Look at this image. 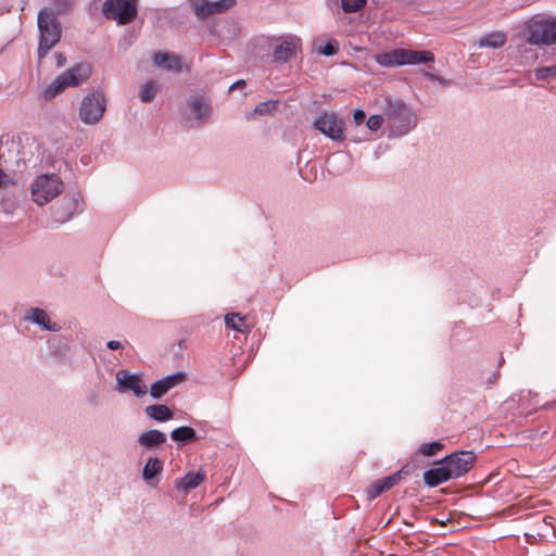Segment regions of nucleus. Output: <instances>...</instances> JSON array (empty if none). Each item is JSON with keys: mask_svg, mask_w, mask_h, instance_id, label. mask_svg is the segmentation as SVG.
<instances>
[{"mask_svg": "<svg viewBox=\"0 0 556 556\" xmlns=\"http://www.w3.org/2000/svg\"><path fill=\"white\" fill-rule=\"evenodd\" d=\"M382 112L389 138H400L417 126V115L412 106L400 99L386 98Z\"/></svg>", "mask_w": 556, "mask_h": 556, "instance_id": "1", "label": "nucleus"}, {"mask_svg": "<svg viewBox=\"0 0 556 556\" xmlns=\"http://www.w3.org/2000/svg\"><path fill=\"white\" fill-rule=\"evenodd\" d=\"M37 25L39 29L38 60L41 62L60 41L62 30L56 13L49 8H42L38 12Z\"/></svg>", "mask_w": 556, "mask_h": 556, "instance_id": "2", "label": "nucleus"}, {"mask_svg": "<svg viewBox=\"0 0 556 556\" xmlns=\"http://www.w3.org/2000/svg\"><path fill=\"white\" fill-rule=\"evenodd\" d=\"M525 37L531 45H556V18L534 15L526 23Z\"/></svg>", "mask_w": 556, "mask_h": 556, "instance_id": "3", "label": "nucleus"}, {"mask_svg": "<svg viewBox=\"0 0 556 556\" xmlns=\"http://www.w3.org/2000/svg\"><path fill=\"white\" fill-rule=\"evenodd\" d=\"M376 61L382 66H400L405 64H421L434 61V54L431 51L394 49L376 56Z\"/></svg>", "mask_w": 556, "mask_h": 556, "instance_id": "4", "label": "nucleus"}, {"mask_svg": "<svg viewBox=\"0 0 556 556\" xmlns=\"http://www.w3.org/2000/svg\"><path fill=\"white\" fill-rule=\"evenodd\" d=\"M63 191V181L56 174L39 175L31 184V199L39 206H42Z\"/></svg>", "mask_w": 556, "mask_h": 556, "instance_id": "5", "label": "nucleus"}, {"mask_svg": "<svg viewBox=\"0 0 556 556\" xmlns=\"http://www.w3.org/2000/svg\"><path fill=\"white\" fill-rule=\"evenodd\" d=\"M312 127L334 142L345 140V121L334 111H321L314 118Z\"/></svg>", "mask_w": 556, "mask_h": 556, "instance_id": "6", "label": "nucleus"}, {"mask_svg": "<svg viewBox=\"0 0 556 556\" xmlns=\"http://www.w3.org/2000/svg\"><path fill=\"white\" fill-rule=\"evenodd\" d=\"M105 112V99L100 92L87 94L80 104L79 118L84 124L94 125Z\"/></svg>", "mask_w": 556, "mask_h": 556, "instance_id": "7", "label": "nucleus"}, {"mask_svg": "<svg viewBox=\"0 0 556 556\" xmlns=\"http://www.w3.org/2000/svg\"><path fill=\"white\" fill-rule=\"evenodd\" d=\"M103 13L118 24H128L135 20L137 8L130 0H106L103 3Z\"/></svg>", "mask_w": 556, "mask_h": 556, "instance_id": "8", "label": "nucleus"}, {"mask_svg": "<svg viewBox=\"0 0 556 556\" xmlns=\"http://www.w3.org/2000/svg\"><path fill=\"white\" fill-rule=\"evenodd\" d=\"M453 475V479L459 478L467 473L475 460L476 455L471 451H457L443 458Z\"/></svg>", "mask_w": 556, "mask_h": 556, "instance_id": "9", "label": "nucleus"}, {"mask_svg": "<svg viewBox=\"0 0 556 556\" xmlns=\"http://www.w3.org/2000/svg\"><path fill=\"white\" fill-rule=\"evenodd\" d=\"M116 382L118 391L130 390L137 397L143 396L148 392V388L137 374H130L125 369L116 372Z\"/></svg>", "mask_w": 556, "mask_h": 556, "instance_id": "10", "label": "nucleus"}, {"mask_svg": "<svg viewBox=\"0 0 556 556\" xmlns=\"http://www.w3.org/2000/svg\"><path fill=\"white\" fill-rule=\"evenodd\" d=\"M90 74V66L86 63H79L60 74L56 78L65 89L79 86L89 78Z\"/></svg>", "mask_w": 556, "mask_h": 556, "instance_id": "11", "label": "nucleus"}, {"mask_svg": "<svg viewBox=\"0 0 556 556\" xmlns=\"http://www.w3.org/2000/svg\"><path fill=\"white\" fill-rule=\"evenodd\" d=\"M301 48V39L298 37H288L278 45L271 54L273 62L286 63L291 60Z\"/></svg>", "mask_w": 556, "mask_h": 556, "instance_id": "12", "label": "nucleus"}, {"mask_svg": "<svg viewBox=\"0 0 556 556\" xmlns=\"http://www.w3.org/2000/svg\"><path fill=\"white\" fill-rule=\"evenodd\" d=\"M185 380H186V374L182 371H177L175 374L168 375L160 380L154 381L151 384L150 395L153 399H161L170 389H173L174 387L184 382Z\"/></svg>", "mask_w": 556, "mask_h": 556, "instance_id": "13", "label": "nucleus"}, {"mask_svg": "<svg viewBox=\"0 0 556 556\" xmlns=\"http://www.w3.org/2000/svg\"><path fill=\"white\" fill-rule=\"evenodd\" d=\"M424 482L428 486H437L445 481L453 479V475L444 459L437 463V466L424 472Z\"/></svg>", "mask_w": 556, "mask_h": 556, "instance_id": "14", "label": "nucleus"}, {"mask_svg": "<svg viewBox=\"0 0 556 556\" xmlns=\"http://www.w3.org/2000/svg\"><path fill=\"white\" fill-rule=\"evenodd\" d=\"M189 106L191 110V115L197 121L198 126H201L210 121L213 112L212 106L203 98H190Z\"/></svg>", "mask_w": 556, "mask_h": 556, "instance_id": "15", "label": "nucleus"}, {"mask_svg": "<svg viewBox=\"0 0 556 556\" xmlns=\"http://www.w3.org/2000/svg\"><path fill=\"white\" fill-rule=\"evenodd\" d=\"M25 319L38 325L47 331L59 332L61 330V326L58 323L52 321L48 314L39 307L31 308L29 315H27Z\"/></svg>", "mask_w": 556, "mask_h": 556, "instance_id": "16", "label": "nucleus"}, {"mask_svg": "<svg viewBox=\"0 0 556 556\" xmlns=\"http://www.w3.org/2000/svg\"><path fill=\"white\" fill-rule=\"evenodd\" d=\"M206 478L204 470L197 472L189 471L185 477L175 480V488L178 491L188 493L189 491L198 488Z\"/></svg>", "mask_w": 556, "mask_h": 556, "instance_id": "17", "label": "nucleus"}, {"mask_svg": "<svg viewBox=\"0 0 556 556\" xmlns=\"http://www.w3.org/2000/svg\"><path fill=\"white\" fill-rule=\"evenodd\" d=\"M236 4V0H218V1H207L204 3V5L198 8V18L205 20L210 15L216 14V13H223L226 10L230 9Z\"/></svg>", "mask_w": 556, "mask_h": 556, "instance_id": "18", "label": "nucleus"}, {"mask_svg": "<svg viewBox=\"0 0 556 556\" xmlns=\"http://www.w3.org/2000/svg\"><path fill=\"white\" fill-rule=\"evenodd\" d=\"M401 478H402V470H400L389 477H384L382 479L375 481L368 490V496L370 498L378 497L383 492L390 490L392 486H394L396 483H399Z\"/></svg>", "mask_w": 556, "mask_h": 556, "instance_id": "19", "label": "nucleus"}, {"mask_svg": "<svg viewBox=\"0 0 556 556\" xmlns=\"http://www.w3.org/2000/svg\"><path fill=\"white\" fill-rule=\"evenodd\" d=\"M166 440L167 437L164 432L157 429H151L140 433L137 439V442L141 447L146 450H152L157 445L164 444Z\"/></svg>", "mask_w": 556, "mask_h": 556, "instance_id": "20", "label": "nucleus"}, {"mask_svg": "<svg viewBox=\"0 0 556 556\" xmlns=\"http://www.w3.org/2000/svg\"><path fill=\"white\" fill-rule=\"evenodd\" d=\"M153 63L167 71L179 72L181 70V59L169 52H155L153 54Z\"/></svg>", "mask_w": 556, "mask_h": 556, "instance_id": "21", "label": "nucleus"}, {"mask_svg": "<svg viewBox=\"0 0 556 556\" xmlns=\"http://www.w3.org/2000/svg\"><path fill=\"white\" fill-rule=\"evenodd\" d=\"M507 42V34L503 30H494L482 36L478 41L479 48H502Z\"/></svg>", "mask_w": 556, "mask_h": 556, "instance_id": "22", "label": "nucleus"}, {"mask_svg": "<svg viewBox=\"0 0 556 556\" xmlns=\"http://www.w3.org/2000/svg\"><path fill=\"white\" fill-rule=\"evenodd\" d=\"M146 415L156 421L164 422L173 418L174 414L167 405L155 404L147 406L144 409Z\"/></svg>", "mask_w": 556, "mask_h": 556, "instance_id": "23", "label": "nucleus"}, {"mask_svg": "<svg viewBox=\"0 0 556 556\" xmlns=\"http://www.w3.org/2000/svg\"><path fill=\"white\" fill-rule=\"evenodd\" d=\"M170 438L173 441L184 444L197 440L198 437L193 428L182 426L174 429L170 432Z\"/></svg>", "mask_w": 556, "mask_h": 556, "instance_id": "24", "label": "nucleus"}, {"mask_svg": "<svg viewBox=\"0 0 556 556\" xmlns=\"http://www.w3.org/2000/svg\"><path fill=\"white\" fill-rule=\"evenodd\" d=\"M163 469V462L157 457H150L142 469V478L149 482Z\"/></svg>", "mask_w": 556, "mask_h": 556, "instance_id": "25", "label": "nucleus"}, {"mask_svg": "<svg viewBox=\"0 0 556 556\" xmlns=\"http://www.w3.org/2000/svg\"><path fill=\"white\" fill-rule=\"evenodd\" d=\"M278 105V101L276 100H268L258 103L254 110L250 113H247L245 117L248 119H252L255 115L260 116H266L273 114L274 111H276Z\"/></svg>", "mask_w": 556, "mask_h": 556, "instance_id": "26", "label": "nucleus"}, {"mask_svg": "<svg viewBox=\"0 0 556 556\" xmlns=\"http://www.w3.org/2000/svg\"><path fill=\"white\" fill-rule=\"evenodd\" d=\"M327 163L337 174H341L349 168L350 157L342 153H334Z\"/></svg>", "mask_w": 556, "mask_h": 556, "instance_id": "27", "label": "nucleus"}, {"mask_svg": "<svg viewBox=\"0 0 556 556\" xmlns=\"http://www.w3.org/2000/svg\"><path fill=\"white\" fill-rule=\"evenodd\" d=\"M157 91V83L154 80H149L142 85L141 90L139 92V98L144 103H150L154 100Z\"/></svg>", "mask_w": 556, "mask_h": 556, "instance_id": "28", "label": "nucleus"}, {"mask_svg": "<svg viewBox=\"0 0 556 556\" xmlns=\"http://www.w3.org/2000/svg\"><path fill=\"white\" fill-rule=\"evenodd\" d=\"M225 324H226V327L231 328L236 331H239V332L245 331L244 318L241 317L240 314H236V313L227 314L225 316Z\"/></svg>", "mask_w": 556, "mask_h": 556, "instance_id": "29", "label": "nucleus"}, {"mask_svg": "<svg viewBox=\"0 0 556 556\" xmlns=\"http://www.w3.org/2000/svg\"><path fill=\"white\" fill-rule=\"evenodd\" d=\"M64 90L62 83L55 77L43 90L42 96L45 100L53 99L59 92Z\"/></svg>", "mask_w": 556, "mask_h": 556, "instance_id": "30", "label": "nucleus"}, {"mask_svg": "<svg viewBox=\"0 0 556 556\" xmlns=\"http://www.w3.org/2000/svg\"><path fill=\"white\" fill-rule=\"evenodd\" d=\"M386 124V115L384 113L382 112V114H375V115H371L367 121H366V126L369 130L371 131H377L379 130L382 125Z\"/></svg>", "mask_w": 556, "mask_h": 556, "instance_id": "31", "label": "nucleus"}, {"mask_svg": "<svg viewBox=\"0 0 556 556\" xmlns=\"http://www.w3.org/2000/svg\"><path fill=\"white\" fill-rule=\"evenodd\" d=\"M535 77L539 80H548L553 77H556V64L536 68Z\"/></svg>", "mask_w": 556, "mask_h": 556, "instance_id": "32", "label": "nucleus"}, {"mask_svg": "<svg viewBox=\"0 0 556 556\" xmlns=\"http://www.w3.org/2000/svg\"><path fill=\"white\" fill-rule=\"evenodd\" d=\"M443 448V444L441 442H431L421 444L418 448V452L426 456L435 455L439 451Z\"/></svg>", "mask_w": 556, "mask_h": 556, "instance_id": "33", "label": "nucleus"}, {"mask_svg": "<svg viewBox=\"0 0 556 556\" xmlns=\"http://www.w3.org/2000/svg\"><path fill=\"white\" fill-rule=\"evenodd\" d=\"M365 2L366 0H341L343 11L348 13L356 12Z\"/></svg>", "mask_w": 556, "mask_h": 556, "instance_id": "34", "label": "nucleus"}, {"mask_svg": "<svg viewBox=\"0 0 556 556\" xmlns=\"http://www.w3.org/2000/svg\"><path fill=\"white\" fill-rule=\"evenodd\" d=\"M339 50V42L336 39H330L323 48L318 49L317 52L326 56L336 54Z\"/></svg>", "mask_w": 556, "mask_h": 556, "instance_id": "35", "label": "nucleus"}, {"mask_svg": "<svg viewBox=\"0 0 556 556\" xmlns=\"http://www.w3.org/2000/svg\"><path fill=\"white\" fill-rule=\"evenodd\" d=\"M55 4V10H53L56 13V16L59 14L66 13L70 8L72 7V0H53Z\"/></svg>", "mask_w": 556, "mask_h": 556, "instance_id": "36", "label": "nucleus"}, {"mask_svg": "<svg viewBox=\"0 0 556 556\" xmlns=\"http://www.w3.org/2000/svg\"><path fill=\"white\" fill-rule=\"evenodd\" d=\"M77 206H78V200H77L76 198H74V199L72 200V202L70 203V207H68V210H76V208H77ZM71 217H72V212H71V211H68V212H66V213H63V214H62V215H60V216L56 214V218H58L59 220H61V222H65V220L70 219Z\"/></svg>", "mask_w": 556, "mask_h": 556, "instance_id": "37", "label": "nucleus"}, {"mask_svg": "<svg viewBox=\"0 0 556 556\" xmlns=\"http://www.w3.org/2000/svg\"><path fill=\"white\" fill-rule=\"evenodd\" d=\"M13 185L10 176L0 167V189H7Z\"/></svg>", "mask_w": 556, "mask_h": 556, "instance_id": "38", "label": "nucleus"}, {"mask_svg": "<svg viewBox=\"0 0 556 556\" xmlns=\"http://www.w3.org/2000/svg\"><path fill=\"white\" fill-rule=\"evenodd\" d=\"M353 118L356 125H361L366 119V113L364 110L357 109L353 113Z\"/></svg>", "mask_w": 556, "mask_h": 556, "instance_id": "39", "label": "nucleus"}, {"mask_svg": "<svg viewBox=\"0 0 556 556\" xmlns=\"http://www.w3.org/2000/svg\"><path fill=\"white\" fill-rule=\"evenodd\" d=\"M106 346L112 350V351H116V350H122L124 349V345L121 341H117V340H110L108 343H106Z\"/></svg>", "mask_w": 556, "mask_h": 556, "instance_id": "40", "label": "nucleus"}, {"mask_svg": "<svg viewBox=\"0 0 556 556\" xmlns=\"http://www.w3.org/2000/svg\"><path fill=\"white\" fill-rule=\"evenodd\" d=\"M191 7H192V10L195 14V16L198 17V8L204 5V3L206 2V0H189Z\"/></svg>", "mask_w": 556, "mask_h": 556, "instance_id": "41", "label": "nucleus"}, {"mask_svg": "<svg viewBox=\"0 0 556 556\" xmlns=\"http://www.w3.org/2000/svg\"><path fill=\"white\" fill-rule=\"evenodd\" d=\"M55 60H56V66L58 67H62L66 63V58H65V55L63 53H56L55 54Z\"/></svg>", "mask_w": 556, "mask_h": 556, "instance_id": "42", "label": "nucleus"}, {"mask_svg": "<svg viewBox=\"0 0 556 556\" xmlns=\"http://www.w3.org/2000/svg\"><path fill=\"white\" fill-rule=\"evenodd\" d=\"M243 86H245V81H244V80H242V79H241V80H238V81L233 83V84L229 87V91H232V90H235V89H237V88H239V87H243Z\"/></svg>", "mask_w": 556, "mask_h": 556, "instance_id": "43", "label": "nucleus"}, {"mask_svg": "<svg viewBox=\"0 0 556 556\" xmlns=\"http://www.w3.org/2000/svg\"><path fill=\"white\" fill-rule=\"evenodd\" d=\"M426 76H427L428 78L432 79V80L438 79V77H437L435 75L430 74V73H426Z\"/></svg>", "mask_w": 556, "mask_h": 556, "instance_id": "44", "label": "nucleus"}]
</instances>
